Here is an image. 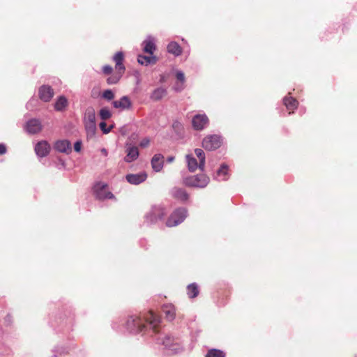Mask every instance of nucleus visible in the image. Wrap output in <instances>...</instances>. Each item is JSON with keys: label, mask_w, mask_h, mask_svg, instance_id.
<instances>
[{"label": "nucleus", "mask_w": 357, "mask_h": 357, "mask_svg": "<svg viewBox=\"0 0 357 357\" xmlns=\"http://www.w3.org/2000/svg\"><path fill=\"white\" fill-rule=\"evenodd\" d=\"M187 294L190 298L197 297L199 294V289L197 284L195 283L189 284L187 287Z\"/></svg>", "instance_id": "393cba45"}, {"label": "nucleus", "mask_w": 357, "mask_h": 357, "mask_svg": "<svg viewBox=\"0 0 357 357\" xmlns=\"http://www.w3.org/2000/svg\"><path fill=\"white\" fill-rule=\"evenodd\" d=\"M6 152V147L4 144H0V155H3Z\"/></svg>", "instance_id": "58836bf2"}, {"label": "nucleus", "mask_w": 357, "mask_h": 357, "mask_svg": "<svg viewBox=\"0 0 357 357\" xmlns=\"http://www.w3.org/2000/svg\"><path fill=\"white\" fill-rule=\"evenodd\" d=\"M167 52L177 56L182 54L181 47L176 42H171L167 45Z\"/></svg>", "instance_id": "412c9836"}, {"label": "nucleus", "mask_w": 357, "mask_h": 357, "mask_svg": "<svg viewBox=\"0 0 357 357\" xmlns=\"http://www.w3.org/2000/svg\"><path fill=\"white\" fill-rule=\"evenodd\" d=\"M100 128L104 133L107 134L111 131L112 126H111L109 128H107V123L105 122L102 121L100 123Z\"/></svg>", "instance_id": "f704fd0d"}, {"label": "nucleus", "mask_w": 357, "mask_h": 357, "mask_svg": "<svg viewBox=\"0 0 357 357\" xmlns=\"http://www.w3.org/2000/svg\"><path fill=\"white\" fill-rule=\"evenodd\" d=\"M226 354L223 351L217 349H211L206 353L205 357H225Z\"/></svg>", "instance_id": "c85d7f7f"}, {"label": "nucleus", "mask_w": 357, "mask_h": 357, "mask_svg": "<svg viewBox=\"0 0 357 357\" xmlns=\"http://www.w3.org/2000/svg\"><path fill=\"white\" fill-rule=\"evenodd\" d=\"M166 215V209L162 206H154L152 207L150 212H149L145 218L149 223L153 224L158 220H161Z\"/></svg>", "instance_id": "39448f33"}, {"label": "nucleus", "mask_w": 357, "mask_h": 357, "mask_svg": "<svg viewBox=\"0 0 357 357\" xmlns=\"http://www.w3.org/2000/svg\"><path fill=\"white\" fill-rule=\"evenodd\" d=\"M112 105L114 108L121 110L130 109L132 107V102L126 96H123L120 100L113 101Z\"/></svg>", "instance_id": "9b49d317"}, {"label": "nucleus", "mask_w": 357, "mask_h": 357, "mask_svg": "<svg viewBox=\"0 0 357 357\" xmlns=\"http://www.w3.org/2000/svg\"><path fill=\"white\" fill-rule=\"evenodd\" d=\"M54 149L59 152L68 154L71 152V144L68 140H58L54 144Z\"/></svg>", "instance_id": "4468645a"}, {"label": "nucleus", "mask_w": 357, "mask_h": 357, "mask_svg": "<svg viewBox=\"0 0 357 357\" xmlns=\"http://www.w3.org/2000/svg\"><path fill=\"white\" fill-rule=\"evenodd\" d=\"M149 143H150V140H149V139H148V138H144V139H143L140 142V143H139V146H140L141 147L144 148V147L148 146H149Z\"/></svg>", "instance_id": "e433bc0d"}, {"label": "nucleus", "mask_w": 357, "mask_h": 357, "mask_svg": "<svg viewBox=\"0 0 357 357\" xmlns=\"http://www.w3.org/2000/svg\"><path fill=\"white\" fill-rule=\"evenodd\" d=\"M172 197L182 202L187 201L189 198V195L187 192L182 188H174L172 192Z\"/></svg>", "instance_id": "f3484780"}, {"label": "nucleus", "mask_w": 357, "mask_h": 357, "mask_svg": "<svg viewBox=\"0 0 357 357\" xmlns=\"http://www.w3.org/2000/svg\"><path fill=\"white\" fill-rule=\"evenodd\" d=\"M54 90L48 85H43L39 88L38 96L41 100L49 102L54 96Z\"/></svg>", "instance_id": "6e6552de"}, {"label": "nucleus", "mask_w": 357, "mask_h": 357, "mask_svg": "<svg viewBox=\"0 0 357 357\" xmlns=\"http://www.w3.org/2000/svg\"><path fill=\"white\" fill-rule=\"evenodd\" d=\"M102 98L107 100H111L114 98V94L110 89H107L102 93Z\"/></svg>", "instance_id": "72a5a7b5"}, {"label": "nucleus", "mask_w": 357, "mask_h": 357, "mask_svg": "<svg viewBox=\"0 0 357 357\" xmlns=\"http://www.w3.org/2000/svg\"><path fill=\"white\" fill-rule=\"evenodd\" d=\"M124 60V54L122 52H116L113 56V61L115 62V72L113 73V68L109 65H105L102 70L104 75L110 76L107 79L108 84H115L119 82L125 73L126 68L123 63Z\"/></svg>", "instance_id": "f03ea898"}, {"label": "nucleus", "mask_w": 357, "mask_h": 357, "mask_svg": "<svg viewBox=\"0 0 357 357\" xmlns=\"http://www.w3.org/2000/svg\"><path fill=\"white\" fill-rule=\"evenodd\" d=\"M82 149V142L80 141H77L74 144V150L76 152H79Z\"/></svg>", "instance_id": "4c0bfd02"}, {"label": "nucleus", "mask_w": 357, "mask_h": 357, "mask_svg": "<svg viewBox=\"0 0 357 357\" xmlns=\"http://www.w3.org/2000/svg\"><path fill=\"white\" fill-rule=\"evenodd\" d=\"M221 137L217 135L206 136L202 142L203 148L208 151L217 149L221 146Z\"/></svg>", "instance_id": "423d86ee"}, {"label": "nucleus", "mask_w": 357, "mask_h": 357, "mask_svg": "<svg viewBox=\"0 0 357 357\" xmlns=\"http://www.w3.org/2000/svg\"><path fill=\"white\" fill-rule=\"evenodd\" d=\"M162 312L165 314V317L169 321H172L174 319L176 315V310L174 305L169 304V305H164L162 306Z\"/></svg>", "instance_id": "a211bd4d"}, {"label": "nucleus", "mask_w": 357, "mask_h": 357, "mask_svg": "<svg viewBox=\"0 0 357 357\" xmlns=\"http://www.w3.org/2000/svg\"><path fill=\"white\" fill-rule=\"evenodd\" d=\"M174 157L171 156V157L167 158V162H173V161H174Z\"/></svg>", "instance_id": "a19ab883"}, {"label": "nucleus", "mask_w": 357, "mask_h": 357, "mask_svg": "<svg viewBox=\"0 0 357 357\" xmlns=\"http://www.w3.org/2000/svg\"><path fill=\"white\" fill-rule=\"evenodd\" d=\"M164 163V157L161 154H155L153 155L151 160V166L154 171L160 172Z\"/></svg>", "instance_id": "2eb2a0df"}, {"label": "nucleus", "mask_w": 357, "mask_h": 357, "mask_svg": "<svg viewBox=\"0 0 357 357\" xmlns=\"http://www.w3.org/2000/svg\"><path fill=\"white\" fill-rule=\"evenodd\" d=\"M208 123V118L206 114H196L192 120V127L196 130H203Z\"/></svg>", "instance_id": "0eeeda50"}, {"label": "nucleus", "mask_w": 357, "mask_h": 357, "mask_svg": "<svg viewBox=\"0 0 357 357\" xmlns=\"http://www.w3.org/2000/svg\"><path fill=\"white\" fill-rule=\"evenodd\" d=\"M106 187V185H102L100 187L98 185L95 187L96 197L98 199L103 200L105 199L114 198V195L111 192L107 191Z\"/></svg>", "instance_id": "9d476101"}, {"label": "nucleus", "mask_w": 357, "mask_h": 357, "mask_svg": "<svg viewBox=\"0 0 357 357\" xmlns=\"http://www.w3.org/2000/svg\"><path fill=\"white\" fill-rule=\"evenodd\" d=\"M176 79L180 81L181 83H184L185 82V75L182 72H177L176 75Z\"/></svg>", "instance_id": "c9c22d12"}, {"label": "nucleus", "mask_w": 357, "mask_h": 357, "mask_svg": "<svg viewBox=\"0 0 357 357\" xmlns=\"http://www.w3.org/2000/svg\"><path fill=\"white\" fill-rule=\"evenodd\" d=\"M26 130L30 134H36L42 130V125L38 119L29 120L26 125Z\"/></svg>", "instance_id": "f8f14e48"}, {"label": "nucleus", "mask_w": 357, "mask_h": 357, "mask_svg": "<svg viewBox=\"0 0 357 357\" xmlns=\"http://www.w3.org/2000/svg\"><path fill=\"white\" fill-rule=\"evenodd\" d=\"M187 216V210L185 208H178L174 211L167 218L166 225L172 227L181 224Z\"/></svg>", "instance_id": "20e7f679"}, {"label": "nucleus", "mask_w": 357, "mask_h": 357, "mask_svg": "<svg viewBox=\"0 0 357 357\" xmlns=\"http://www.w3.org/2000/svg\"><path fill=\"white\" fill-rule=\"evenodd\" d=\"M102 153H103L105 155H107V151H106V149H102Z\"/></svg>", "instance_id": "37998d69"}, {"label": "nucleus", "mask_w": 357, "mask_h": 357, "mask_svg": "<svg viewBox=\"0 0 357 357\" xmlns=\"http://www.w3.org/2000/svg\"><path fill=\"white\" fill-rule=\"evenodd\" d=\"M181 126V124H180V123H178V122H175V123L173 124V126H174V128H176V127H178V126Z\"/></svg>", "instance_id": "79ce46f5"}, {"label": "nucleus", "mask_w": 357, "mask_h": 357, "mask_svg": "<svg viewBox=\"0 0 357 357\" xmlns=\"http://www.w3.org/2000/svg\"><path fill=\"white\" fill-rule=\"evenodd\" d=\"M284 105L287 107L288 110H289V114H291V110H294L298 107V101L293 97L286 96L283 99Z\"/></svg>", "instance_id": "6ab92c4d"}, {"label": "nucleus", "mask_w": 357, "mask_h": 357, "mask_svg": "<svg viewBox=\"0 0 357 357\" xmlns=\"http://www.w3.org/2000/svg\"><path fill=\"white\" fill-rule=\"evenodd\" d=\"M84 122L96 123V112L93 107H89L86 109Z\"/></svg>", "instance_id": "4be33fe9"}, {"label": "nucleus", "mask_w": 357, "mask_h": 357, "mask_svg": "<svg viewBox=\"0 0 357 357\" xmlns=\"http://www.w3.org/2000/svg\"><path fill=\"white\" fill-rule=\"evenodd\" d=\"M126 326L133 333L153 335L160 331V319L153 311H149L142 317L138 315L130 316Z\"/></svg>", "instance_id": "f257e3e1"}, {"label": "nucleus", "mask_w": 357, "mask_h": 357, "mask_svg": "<svg viewBox=\"0 0 357 357\" xmlns=\"http://www.w3.org/2000/svg\"><path fill=\"white\" fill-rule=\"evenodd\" d=\"M126 180L128 183L133 185H138L146 181L147 174L146 172L138 174H129L126 175Z\"/></svg>", "instance_id": "1a4fd4ad"}, {"label": "nucleus", "mask_w": 357, "mask_h": 357, "mask_svg": "<svg viewBox=\"0 0 357 357\" xmlns=\"http://www.w3.org/2000/svg\"><path fill=\"white\" fill-rule=\"evenodd\" d=\"M174 341V339L172 337L166 335L164 337L162 344L166 347L170 348L173 346Z\"/></svg>", "instance_id": "473e14b6"}, {"label": "nucleus", "mask_w": 357, "mask_h": 357, "mask_svg": "<svg viewBox=\"0 0 357 357\" xmlns=\"http://www.w3.org/2000/svg\"><path fill=\"white\" fill-rule=\"evenodd\" d=\"M84 126L87 132V137H93L96 130V123H84Z\"/></svg>", "instance_id": "c756f323"}, {"label": "nucleus", "mask_w": 357, "mask_h": 357, "mask_svg": "<svg viewBox=\"0 0 357 357\" xmlns=\"http://www.w3.org/2000/svg\"><path fill=\"white\" fill-rule=\"evenodd\" d=\"M137 61L141 65L148 66L149 64H155L157 62V58L155 56L139 55Z\"/></svg>", "instance_id": "aec40b11"}, {"label": "nucleus", "mask_w": 357, "mask_h": 357, "mask_svg": "<svg viewBox=\"0 0 357 357\" xmlns=\"http://www.w3.org/2000/svg\"><path fill=\"white\" fill-rule=\"evenodd\" d=\"M167 91L165 89L160 87L155 89L151 95V98L153 100H159L165 96Z\"/></svg>", "instance_id": "5701e85b"}, {"label": "nucleus", "mask_w": 357, "mask_h": 357, "mask_svg": "<svg viewBox=\"0 0 357 357\" xmlns=\"http://www.w3.org/2000/svg\"><path fill=\"white\" fill-rule=\"evenodd\" d=\"M209 177L202 174L185 178L183 184L188 187L202 188L206 187L209 183Z\"/></svg>", "instance_id": "7ed1b4c3"}, {"label": "nucleus", "mask_w": 357, "mask_h": 357, "mask_svg": "<svg viewBox=\"0 0 357 357\" xmlns=\"http://www.w3.org/2000/svg\"><path fill=\"white\" fill-rule=\"evenodd\" d=\"M99 114L102 120L109 119L112 116V113L107 107L102 108L100 110Z\"/></svg>", "instance_id": "2f4dec72"}, {"label": "nucleus", "mask_w": 357, "mask_h": 357, "mask_svg": "<svg viewBox=\"0 0 357 357\" xmlns=\"http://www.w3.org/2000/svg\"><path fill=\"white\" fill-rule=\"evenodd\" d=\"M183 83H181V84H177L174 86V90L176 91H181V90H183Z\"/></svg>", "instance_id": "ea45409f"}, {"label": "nucleus", "mask_w": 357, "mask_h": 357, "mask_svg": "<svg viewBox=\"0 0 357 357\" xmlns=\"http://www.w3.org/2000/svg\"><path fill=\"white\" fill-rule=\"evenodd\" d=\"M195 153L199 160V168L203 171L205 165V154L202 149H196Z\"/></svg>", "instance_id": "a878e982"}, {"label": "nucleus", "mask_w": 357, "mask_h": 357, "mask_svg": "<svg viewBox=\"0 0 357 357\" xmlns=\"http://www.w3.org/2000/svg\"><path fill=\"white\" fill-rule=\"evenodd\" d=\"M50 151V145L46 141H41L36 144L35 151L37 155L45 157L47 155Z\"/></svg>", "instance_id": "ddd939ff"}, {"label": "nucleus", "mask_w": 357, "mask_h": 357, "mask_svg": "<svg viewBox=\"0 0 357 357\" xmlns=\"http://www.w3.org/2000/svg\"><path fill=\"white\" fill-rule=\"evenodd\" d=\"M126 153L125 161L127 162H131L135 160L139 155V151L136 146H128L126 149Z\"/></svg>", "instance_id": "dca6fc26"}, {"label": "nucleus", "mask_w": 357, "mask_h": 357, "mask_svg": "<svg viewBox=\"0 0 357 357\" xmlns=\"http://www.w3.org/2000/svg\"><path fill=\"white\" fill-rule=\"evenodd\" d=\"M143 50L144 52L153 55V52L155 50V45L151 40H145L144 42Z\"/></svg>", "instance_id": "cd10ccee"}, {"label": "nucleus", "mask_w": 357, "mask_h": 357, "mask_svg": "<svg viewBox=\"0 0 357 357\" xmlns=\"http://www.w3.org/2000/svg\"><path fill=\"white\" fill-rule=\"evenodd\" d=\"M227 171H228V166L226 165H222L220 168L218 170L217 174L218 176H223L222 179L226 180L227 178Z\"/></svg>", "instance_id": "7c9ffc66"}, {"label": "nucleus", "mask_w": 357, "mask_h": 357, "mask_svg": "<svg viewBox=\"0 0 357 357\" xmlns=\"http://www.w3.org/2000/svg\"><path fill=\"white\" fill-rule=\"evenodd\" d=\"M68 105V100L64 96H60L54 105L56 111H62Z\"/></svg>", "instance_id": "bb28decb"}, {"label": "nucleus", "mask_w": 357, "mask_h": 357, "mask_svg": "<svg viewBox=\"0 0 357 357\" xmlns=\"http://www.w3.org/2000/svg\"><path fill=\"white\" fill-rule=\"evenodd\" d=\"M186 160L188 163V167L190 172H195L197 167H199V165L195 158H194L191 155H186Z\"/></svg>", "instance_id": "b1692460"}]
</instances>
